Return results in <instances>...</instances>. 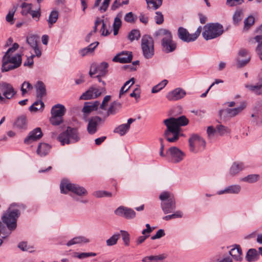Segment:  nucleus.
Here are the masks:
<instances>
[{
	"label": "nucleus",
	"mask_w": 262,
	"mask_h": 262,
	"mask_svg": "<svg viewBox=\"0 0 262 262\" xmlns=\"http://www.w3.org/2000/svg\"><path fill=\"white\" fill-rule=\"evenodd\" d=\"M66 108L64 106L60 104H56L54 105L51 111V115H54L57 116H63L66 113Z\"/></svg>",
	"instance_id": "26"
},
{
	"label": "nucleus",
	"mask_w": 262,
	"mask_h": 262,
	"mask_svg": "<svg viewBox=\"0 0 262 262\" xmlns=\"http://www.w3.org/2000/svg\"><path fill=\"white\" fill-rule=\"evenodd\" d=\"M254 39L258 43L256 51L259 58L262 60V35H256L254 37Z\"/></svg>",
	"instance_id": "37"
},
{
	"label": "nucleus",
	"mask_w": 262,
	"mask_h": 262,
	"mask_svg": "<svg viewBox=\"0 0 262 262\" xmlns=\"http://www.w3.org/2000/svg\"><path fill=\"white\" fill-rule=\"evenodd\" d=\"M2 62V71L7 72L13 70L20 66L22 62L21 55L19 54H16L14 55H4Z\"/></svg>",
	"instance_id": "5"
},
{
	"label": "nucleus",
	"mask_w": 262,
	"mask_h": 262,
	"mask_svg": "<svg viewBox=\"0 0 262 262\" xmlns=\"http://www.w3.org/2000/svg\"><path fill=\"white\" fill-rule=\"evenodd\" d=\"M161 207L165 214L172 212L176 208V200L173 194L168 191L162 192L159 195Z\"/></svg>",
	"instance_id": "6"
},
{
	"label": "nucleus",
	"mask_w": 262,
	"mask_h": 262,
	"mask_svg": "<svg viewBox=\"0 0 262 262\" xmlns=\"http://www.w3.org/2000/svg\"><path fill=\"white\" fill-rule=\"evenodd\" d=\"M58 18V12L57 11H52L49 14L47 21L49 28H51L54 24H55Z\"/></svg>",
	"instance_id": "34"
},
{
	"label": "nucleus",
	"mask_w": 262,
	"mask_h": 262,
	"mask_svg": "<svg viewBox=\"0 0 262 262\" xmlns=\"http://www.w3.org/2000/svg\"><path fill=\"white\" fill-rule=\"evenodd\" d=\"M132 59V52L124 51L117 54L113 58V61L114 62H119L120 63H129L131 62Z\"/></svg>",
	"instance_id": "16"
},
{
	"label": "nucleus",
	"mask_w": 262,
	"mask_h": 262,
	"mask_svg": "<svg viewBox=\"0 0 262 262\" xmlns=\"http://www.w3.org/2000/svg\"><path fill=\"white\" fill-rule=\"evenodd\" d=\"M260 179V176L258 174H249L241 179V181L249 183H255Z\"/></svg>",
	"instance_id": "35"
},
{
	"label": "nucleus",
	"mask_w": 262,
	"mask_h": 262,
	"mask_svg": "<svg viewBox=\"0 0 262 262\" xmlns=\"http://www.w3.org/2000/svg\"><path fill=\"white\" fill-rule=\"evenodd\" d=\"M167 83H159L157 85L154 86L152 89L151 92L155 93L158 92L160 90L164 88Z\"/></svg>",
	"instance_id": "57"
},
{
	"label": "nucleus",
	"mask_w": 262,
	"mask_h": 262,
	"mask_svg": "<svg viewBox=\"0 0 262 262\" xmlns=\"http://www.w3.org/2000/svg\"><path fill=\"white\" fill-rule=\"evenodd\" d=\"M100 105L98 101L94 102H85L82 111L84 113H89L93 111L97 110Z\"/></svg>",
	"instance_id": "24"
},
{
	"label": "nucleus",
	"mask_w": 262,
	"mask_h": 262,
	"mask_svg": "<svg viewBox=\"0 0 262 262\" xmlns=\"http://www.w3.org/2000/svg\"><path fill=\"white\" fill-rule=\"evenodd\" d=\"M229 253L236 260L241 261L242 259V250L239 245H235L234 247L231 249Z\"/></svg>",
	"instance_id": "23"
},
{
	"label": "nucleus",
	"mask_w": 262,
	"mask_h": 262,
	"mask_svg": "<svg viewBox=\"0 0 262 262\" xmlns=\"http://www.w3.org/2000/svg\"><path fill=\"white\" fill-rule=\"evenodd\" d=\"M18 247L23 251H29L32 252L33 250V247L28 245L27 243L26 242H20Z\"/></svg>",
	"instance_id": "52"
},
{
	"label": "nucleus",
	"mask_w": 262,
	"mask_h": 262,
	"mask_svg": "<svg viewBox=\"0 0 262 262\" xmlns=\"http://www.w3.org/2000/svg\"><path fill=\"white\" fill-rule=\"evenodd\" d=\"M255 22L254 17L252 16H249L244 20V30H248L252 26H253Z\"/></svg>",
	"instance_id": "46"
},
{
	"label": "nucleus",
	"mask_w": 262,
	"mask_h": 262,
	"mask_svg": "<svg viewBox=\"0 0 262 262\" xmlns=\"http://www.w3.org/2000/svg\"><path fill=\"white\" fill-rule=\"evenodd\" d=\"M115 213L127 219H133L136 216V212L133 209L124 206L118 207L115 211Z\"/></svg>",
	"instance_id": "18"
},
{
	"label": "nucleus",
	"mask_w": 262,
	"mask_h": 262,
	"mask_svg": "<svg viewBox=\"0 0 262 262\" xmlns=\"http://www.w3.org/2000/svg\"><path fill=\"white\" fill-rule=\"evenodd\" d=\"M119 237V234H114L112 236H111L109 239H108L106 241L107 245L108 246H111L115 245L117 243Z\"/></svg>",
	"instance_id": "53"
},
{
	"label": "nucleus",
	"mask_w": 262,
	"mask_h": 262,
	"mask_svg": "<svg viewBox=\"0 0 262 262\" xmlns=\"http://www.w3.org/2000/svg\"><path fill=\"white\" fill-rule=\"evenodd\" d=\"M183 216V213L181 211H177L175 212L174 213L167 215L163 217V219L165 221H169L171 219H174L176 218H181Z\"/></svg>",
	"instance_id": "49"
},
{
	"label": "nucleus",
	"mask_w": 262,
	"mask_h": 262,
	"mask_svg": "<svg viewBox=\"0 0 262 262\" xmlns=\"http://www.w3.org/2000/svg\"><path fill=\"white\" fill-rule=\"evenodd\" d=\"M243 169V164L242 163H234L230 169V173L234 176Z\"/></svg>",
	"instance_id": "39"
},
{
	"label": "nucleus",
	"mask_w": 262,
	"mask_h": 262,
	"mask_svg": "<svg viewBox=\"0 0 262 262\" xmlns=\"http://www.w3.org/2000/svg\"><path fill=\"white\" fill-rule=\"evenodd\" d=\"M89 242V239L86 238L84 237L83 236H78V237H75L70 241H69L67 243V245L68 246H70L73 245L80 244L81 243H88Z\"/></svg>",
	"instance_id": "36"
},
{
	"label": "nucleus",
	"mask_w": 262,
	"mask_h": 262,
	"mask_svg": "<svg viewBox=\"0 0 262 262\" xmlns=\"http://www.w3.org/2000/svg\"><path fill=\"white\" fill-rule=\"evenodd\" d=\"M108 63L105 62L101 63L96 67H92L90 71V75L92 77L96 75L99 82H101V77L104 76L107 72Z\"/></svg>",
	"instance_id": "14"
},
{
	"label": "nucleus",
	"mask_w": 262,
	"mask_h": 262,
	"mask_svg": "<svg viewBox=\"0 0 262 262\" xmlns=\"http://www.w3.org/2000/svg\"><path fill=\"white\" fill-rule=\"evenodd\" d=\"M259 257V254L255 249H249L246 254V258L248 261H254Z\"/></svg>",
	"instance_id": "32"
},
{
	"label": "nucleus",
	"mask_w": 262,
	"mask_h": 262,
	"mask_svg": "<svg viewBox=\"0 0 262 262\" xmlns=\"http://www.w3.org/2000/svg\"><path fill=\"white\" fill-rule=\"evenodd\" d=\"M246 87L250 91L260 95L262 94V84L256 83L255 84L246 85Z\"/></svg>",
	"instance_id": "31"
},
{
	"label": "nucleus",
	"mask_w": 262,
	"mask_h": 262,
	"mask_svg": "<svg viewBox=\"0 0 262 262\" xmlns=\"http://www.w3.org/2000/svg\"><path fill=\"white\" fill-rule=\"evenodd\" d=\"M156 15L154 17L155 22L158 25L162 24L164 21V17L162 13L160 11L155 13Z\"/></svg>",
	"instance_id": "54"
},
{
	"label": "nucleus",
	"mask_w": 262,
	"mask_h": 262,
	"mask_svg": "<svg viewBox=\"0 0 262 262\" xmlns=\"http://www.w3.org/2000/svg\"><path fill=\"white\" fill-rule=\"evenodd\" d=\"M38 37L34 35H31L27 37L26 41L28 45L32 48L37 46Z\"/></svg>",
	"instance_id": "43"
},
{
	"label": "nucleus",
	"mask_w": 262,
	"mask_h": 262,
	"mask_svg": "<svg viewBox=\"0 0 262 262\" xmlns=\"http://www.w3.org/2000/svg\"><path fill=\"white\" fill-rule=\"evenodd\" d=\"M14 126L18 128H25L27 126V120L25 117L18 118L15 122Z\"/></svg>",
	"instance_id": "44"
},
{
	"label": "nucleus",
	"mask_w": 262,
	"mask_h": 262,
	"mask_svg": "<svg viewBox=\"0 0 262 262\" xmlns=\"http://www.w3.org/2000/svg\"><path fill=\"white\" fill-rule=\"evenodd\" d=\"M23 205H18L13 203L10 205L7 211L2 217V221L4 224L0 222V235L2 234V237L5 238L10 234L11 231L16 229L17 226V219L20 214L19 209Z\"/></svg>",
	"instance_id": "1"
},
{
	"label": "nucleus",
	"mask_w": 262,
	"mask_h": 262,
	"mask_svg": "<svg viewBox=\"0 0 262 262\" xmlns=\"http://www.w3.org/2000/svg\"><path fill=\"white\" fill-rule=\"evenodd\" d=\"M241 189V186L239 185H233L228 186L224 190L220 191L219 194L223 193H238Z\"/></svg>",
	"instance_id": "30"
},
{
	"label": "nucleus",
	"mask_w": 262,
	"mask_h": 262,
	"mask_svg": "<svg viewBox=\"0 0 262 262\" xmlns=\"http://www.w3.org/2000/svg\"><path fill=\"white\" fill-rule=\"evenodd\" d=\"M128 125H125V124H121L115 129L114 132L118 133L121 136H123L125 134L127 131L129 129Z\"/></svg>",
	"instance_id": "47"
},
{
	"label": "nucleus",
	"mask_w": 262,
	"mask_h": 262,
	"mask_svg": "<svg viewBox=\"0 0 262 262\" xmlns=\"http://www.w3.org/2000/svg\"><path fill=\"white\" fill-rule=\"evenodd\" d=\"M148 10H156L162 4L163 0H145Z\"/></svg>",
	"instance_id": "29"
},
{
	"label": "nucleus",
	"mask_w": 262,
	"mask_h": 262,
	"mask_svg": "<svg viewBox=\"0 0 262 262\" xmlns=\"http://www.w3.org/2000/svg\"><path fill=\"white\" fill-rule=\"evenodd\" d=\"M96 255V253L93 252L81 253L77 255V257L80 259H82L86 258L89 256H95Z\"/></svg>",
	"instance_id": "62"
},
{
	"label": "nucleus",
	"mask_w": 262,
	"mask_h": 262,
	"mask_svg": "<svg viewBox=\"0 0 262 262\" xmlns=\"http://www.w3.org/2000/svg\"><path fill=\"white\" fill-rule=\"evenodd\" d=\"M186 95L185 91L181 88H177L169 92L166 98L169 101H175L183 98Z\"/></svg>",
	"instance_id": "19"
},
{
	"label": "nucleus",
	"mask_w": 262,
	"mask_h": 262,
	"mask_svg": "<svg viewBox=\"0 0 262 262\" xmlns=\"http://www.w3.org/2000/svg\"><path fill=\"white\" fill-rule=\"evenodd\" d=\"M166 257L164 254L158 255H150L145 256L142 259L143 262H163V260Z\"/></svg>",
	"instance_id": "25"
},
{
	"label": "nucleus",
	"mask_w": 262,
	"mask_h": 262,
	"mask_svg": "<svg viewBox=\"0 0 262 262\" xmlns=\"http://www.w3.org/2000/svg\"><path fill=\"white\" fill-rule=\"evenodd\" d=\"M101 121V119L98 116L92 117L89 121L88 125V132L90 134H94L97 132V126Z\"/></svg>",
	"instance_id": "21"
},
{
	"label": "nucleus",
	"mask_w": 262,
	"mask_h": 262,
	"mask_svg": "<svg viewBox=\"0 0 262 262\" xmlns=\"http://www.w3.org/2000/svg\"><path fill=\"white\" fill-rule=\"evenodd\" d=\"M60 189L61 192L65 194L67 193L68 191H70L79 196L86 195L88 194L86 190L84 187L67 182L61 183Z\"/></svg>",
	"instance_id": "10"
},
{
	"label": "nucleus",
	"mask_w": 262,
	"mask_h": 262,
	"mask_svg": "<svg viewBox=\"0 0 262 262\" xmlns=\"http://www.w3.org/2000/svg\"><path fill=\"white\" fill-rule=\"evenodd\" d=\"M99 42L98 41H95L94 42H93L91 43L89 46H88L87 47H86V50L89 52V53H92L95 49L96 48V47L98 46Z\"/></svg>",
	"instance_id": "61"
},
{
	"label": "nucleus",
	"mask_w": 262,
	"mask_h": 262,
	"mask_svg": "<svg viewBox=\"0 0 262 262\" xmlns=\"http://www.w3.org/2000/svg\"><path fill=\"white\" fill-rule=\"evenodd\" d=\"M44 108V103L41 99L35 102L30 107V110L33 112L42 110Z\"/></svg>",
	"instance_id": "38"
},
{
	"label": "nucleus",
	"mask_w": 262,
	"mask_h": 262,
	"mask_svg": "<svg viewBox=\"0 0 262 262\" xmlns=\"http://www.w3.org/2000/svg\"><path fill=\"white\" fill-rule=\"evenodd\" d=\"M201 31L202 27L200 26L195 33L190 34L186 29L180 27L178 29V36L181 40L188 43L195 41L200 36Z\"/></svg>",
	"instance_id": "11"
},
{
	"label": "nucleus",
	"mask_w": 262,
	"mask_h": 262,
	"mask_svg": "<svg viewBox=\"0 0 262 262\" xmlns=\"http://www.w3.org/2000/svg\"><path fill=\"white\" fill-rule=\"evenodd\" d=\"M166 154L170 156L171 161L174 163L181 161L184 156V153L176 147L169 148Z\"/></svg>",
	"instance_id": "15"
},
{
	"label": "nucleus",
	"mask_w": 262,
	"mask_h": 262,
	"mask_svg": "<svg viewBox=\"0 0 262 262\" xmlns=\"http://www.w3.org/2000/svg\"><path fill=\"white\" fill-rule=\"evenodd\" d=\"M250 58L247 50L243 49L240 50L237 57L238 67L241 68L245 66L250 61Z\"/></svg>",
	"instance_id": "17"
},
{
	"label": "nucleus",
	"mask_w": 262,
	"mask_h": 262,
	"mask_svg": "<svg viewBox=\"0 0 262 262\" xmlns=\"http://www.w3.org/2000/svg\"><path fill=\"white\" fill-rule=\"evenodd\" d=\"M22 10L21 13L23 15H27L30 13L32 9V4L23 3L21 5Z\"/></svg>",
	"instance_id": "50"
},
{
	"label": "nucleus",
	"mask_w": 262,
	"mask_h": 262,
	"mask_svg": "<svg viewBox=\"0 0 262 262\" xmlns=\"http://www.w3.org/2000/svg\"><path fill=\"white\" fill-rule=\"evenodd\" d=\"M124 19L125 21H126L127 23H132L135 21L134 14L132 12H130L126 14Z\"/></svg>",
	"instance_id": "60"
},
{
	"label": "nucleus",
	"mask_w": 262,
	"mask_h": 262,
	"mask_svg": "<svg viewBox=\"0 0 262 262\" xmlns=\"http://www.w3.org/2000/svg\"><path fill=\"white\" fill-rule=\"evenodd\" d=\"M110 99H111L110 96H109V95L105 96L103 98V100L102 101L101 104L100 105V107L102 110H106L107 103L110 100Z\"/></svg>",
	"instance_id": "63"
},
{
	"label": "nucleus",
	"mask_w": 262,
	"mask_h": 262,
	"mask_svg": "<svg viewBox=\"0 0 262 262\" xmlns=\"http://www.w3.org/2000/svg\"><path fill=\"white\" fill-rule=\"evenodd\" d=\"M243 13L242 10L236 11L233 15V20L235 24L237 25L242 19Z\"/></svg>",
	"instance_id": "51"
},
{
	"label": "nucleus",
	"mask_w": 262,
	"mask_h": 262,
	"mask_svg": "<svg viewBox=\"0 0 262 262\" xmlns=\"http://www.w3.org/2000/svg\"><path fill=\"white\" fill-rule=\"evenodd\" d=\"M141 46L143 56L146 59L152 57L155 53L154 41L152 38L148 35L142 36L141 41Z\"/></svg>",
	"instance_id": "8"
},
{
	"label": "nucleus",
	"mask_w": 262,
	"mask_h": 262,
	"mask_svg": "<svg viewBox=\"0 0 262 262\" xmlns=\"http://www.w3.org/2000/svg\"><path fill=\"white\" fill-rule=\"evenodd\" d=\"M30 14L33 19H36V21L39 20L41 15V13L39 11L31 10Z\"/></svg>",
	"instance_id": "64"
},
{
	"label": "nucleus",
	"mask_w": 262,
	"mask_h": 262,
	"mask_svg": "<svg viewBox=\"0 0 262 262\" xmlns=\"http://www.w3.org/2000/svg\"><path fill=\"white\" fill-rule=\"evenodd\" d=\"M141 36V34L139 30L133 29L128 34V37L130 41L135 40H138Z\"/></svg>",
	"instance_id": "41"
},
{
	"label": "nucleus",
	"mask_w": 262,
	"mask_h": 262,
	"mask_svg": "<svg viewBox=\"0 0 262 262\" xmlns=\"http://www.w3.org/2000/svg\"><path fill=\"white\" fill-rule=\"evenodd\" d=\"M156 37H160L162 50L165 53L173 52L177 48V44L172 39V35L170 31L166 29H160L155 33Z\"/></svg>",
	"instance_id": "3"
},
{
	"label": "nucleus",
	"mask_w": 262,
	"mask_h": 262,
	"mask_svg": "<svg viewBox=\"0 0 262 262\" xmlns=\"http://www.w3.org/2000/svg\"><path fill=\"white\" fill-rule=\"evenodd\" d=\"M190 150L197 152L204 150L206 147V142L200 135L192 134L189 139Z\"/></svg>",
	"instance_id": "12"
},
{
	"label": "nucleus",
	"mask_w": 262,
	"mask_h": 262,
	"mask_svg": "<svg viewBox=\"0 0 262 262\" xmlns=\"http://www.w3.org/2000/svg\"><path fill=\"white\" fill-rule=\"evenodd\" d=\"M36 96L39 99L46 95V89L44 83H36L35 85Z\"/></svg>",
	"instance_id": "27"
},
{
	"label": "nucleus",
	"mask_w": 262,
	"mask_h": 262,
	"mask_svg": "<svg viewBox=\"0 0 262 262\" xmlns=\"http://www.w3.org/2000/svg\"><path fill=\"white\" fill-rule=\"evenodd\" d=\"M106 90L104 87L90 88L87 91L84 93L80 97L81 100H90L93 98H96L101 94H105Z\"/></svg>",
	"instance_id": "13"
},
{
	"label": "nucleus",
	"mask_w": 262,
	"mask_h": 262,
	"mask_svg": "<svg viewBox=\"0 0 262 262\" xmlns=\"http://www.w3.org/2000/svg\"><path fill=\"white\" fill-rule=\"evenodd\" d=\"M165 235L164 230L163 229H159L158 230L155 235L151 237L152 240L160 238Z\"/></svg>",
	"instance_id": "59"
},
{
	"label": "nucleus",
	"mask_w": 262,
	"mask_h": 262,
	"mask_svg": "<svg viewBox=\"0 0 262 262\" xmlns=\"http://www.w3.org/2000/svg\"><path fill=\"white\" fill-rule=\"evenodd\" d=\"M17 10V6H14L12 9L9 10L8 13L6 16V19L7 21L10 23L11 24L14 23L13 17L15 11Z\"/></svg>",
	"instance_id": "48"
},
{
	"label": "nucleus",
	"mask_w": 262,
	"mask_h": 262,
	"mask_svg": "<svg viewBox=\"0 0 262 262\" xmlns=\"http://www.w3.org/2000/svg\"><path fill=\"white\" fill-rule=\"evenodd\" d=\"M50 121L53 125H58L63 122V117L51 115Z\"/></svg>",
	"instance_id": "45"
},
{
	"label": "nucleus",
	"mask_w": 262,
	"mask_h": 262,
	"mask_svg": "<svg viewBox=\"0 0 262 262\" xmlns=\"http://www.w3.org/2000/svg\"><path fill=\"white\" fill-rule=\"evenodd\" d=\"M245 101L242 102L239 106L234 108H227L226 112L229 117H233L241 113L246 107Z\"/></svg>",
	"instance_id": "22"
},
{
	"label": "nucleus",
	"mask_w": 262,
	"mask_h": 262,
	"mask_svg": "<svg viewBox=\"0 0 262 262\" xmlns=\"http://www.w3.org/2000/svg\"><path fill=\"white\" fill-rule=\"evenodd\" d=\"M50 149L51 146L48 144L41 143L38 146L37 152L40 156H45L49 153Z\"/></svg>",
	"instance_id": "28"
},
{
	"label": "nucleus",
	"mask_w": 262,
	"mask_h": 262,
	"mask_svg": "<svg viewBox=\"0 0 262 262\" xmlns=\"http://www.w3.org/2000/svg\"><path fill=\"white\" fill-rule=\"evenodd\" d=\"M33 90V86L31 83H23L21 86L22 95H24L27 93H30Z\"/></svg>",
	"instance_id": "42"
},
{
	"label": "nucleus",
	"mask_w": 262,
	"mask_h": 262,
	"mask_svg": "<svg viewBox=\"0 0 262 262\" xmlns=\"http://www.w3.org/2000/svg\"><path fill=\"white\" fill-rule=\"evenodd\" d=\"M224 32L223 26L218 23H209L204 26L203 37L206 40L221 36Z\"/></svg>",
	"instance_id": "4"
},
{
	"label": "nucleus",
	"mask_w": 262,
	"mask_h": 262,
	"mask_svg": "<svg viewBox=\"0 0 262 262\" xmlns=\"http://www.w3.org/2000/svg\"><path fill=\"white\" fill-rule=\"evenodd\" d=\"M189 122L188 119L184 115L164 120L163 122L167 127L164 136L167 140L169 142L177 141L179 138L181 127L187 125Z\"/></svg>",
	"instance_id": "2"
},
{
	"label": "nucleus",
	"mask_w": 262,
	"mask_h": 262,
	"mask_svg": "<svg viewBox=\"0 0 262 262\" xmlns=\"http://www.w3.org/2000/svg\"><path fill=\"white\" fill-rule=\"evenodd\" d=\"M120 232L121 233L122 239L124 243V244L128 246L129 245L130 241L129 233L127 231L123 230H121Z\"/></svg>",
	"instance_id": "55"
},
{
	"label": "nucleus",
	"mask_w": 262,
	"mask_h": 262,
	"mask_svg": "<svg viewBox=\"0 0 262 262\" xmlns=\"http://www.w3.org/2000/svg\"><path fill=\"white\" fill-rule=\"evenodd\" d=\"M42 136V133L40 128H36L29 133V135L24 140V142L29 144L33 141L39 139Z\"/></svg>",
	"instance_id": "20"
},
{
	"label": "nucleus",
	"mask_w": 262,
	"mask_h": 262,
	"mask_svg": "<svg viewBox=\"0 0 262 262\" xmlns=\"http://www.w3.org/2000/svg\"><path fill=\"white\" fill-rule=\"evenodd\" d=\"M16 94L13 86L8 83L0 84V103H6Z\"/></svg>",
	"instance_id": "9"
},
{
	"label": "nucleus",
	"mask_w": 262,
	"mask_h": 262,
	"mask_svg": "<svg viewBox=\"0 0 262 262\" xmlns=\"http://www.w3.org/2000/svg\"><path fill=\"white\" fill-rule=\"evenodd\" d=\"M216 133L220 136H224L231 133V129L222 124H217L216 126Z\"/></svg>",
	"instance_id": "33"
},
{
	"label": "nucleus",
	"mask_w": 262,
	"mask_h": 262,
	"mask_svg": "<svg viewBox=\"0 0 262 262\" xmlns=\"http://www.w3.org/2000/svg\"><path fill=\"white\" fill-rule=\"evenodd\" d=\"M121 105L120 103L116 101L112 102L108 109V115L115 114L117 111H118L121 108Z\"/></svg>",
	"instance_id": "40"
},
{
	"label": "nucleus",
	"mask_w": 262,
	"mask_h": 262,
	"mask_svg": "<svg viewBox=\"0 0 262 262\" xmlns=\"http://www.w3.org/2000/svg\"><path fill=\"white\" fill-rule=\"evenodd\" d=\"M111 1V0H104L102 5L99 7V10L101 12H105L108 7Z\"/></svg>",
	"instance_id": "56"
},
{
	"label": "nucleus",
	"mask_w": 262,
	"mask_h": 262,
	"mask_svg": "<svg viewBox=\"0 0 262 262\" xmlns=\"http://www.w3.org/2000/svg\"><path fill=\"white\" fill-rule=\"evenodd\" d=\"M57 139L62 145L75 143L79 140L77 129L69 126L66 131L59 135Z\"/></svg>",
	"instance_id": "7"
},
{
	"label": "nucleus",
	"mask_w": 262,
	"mask_h": 262,
	"mask_svg": "<svg viewBox=\"0 0 262 262\" xmlns=\"http://www.w3.org/2000/svg\"><path fill=\"white\" fill-rule=\"evenodd\" d=\"M101 24H102V27L100 29L101 35L103 36H107L109 35L110 32L108 30L106 29V25L103 20H102V22H101Z\"/></svg>",
	"instance_id": "58"
}]
</instances>
